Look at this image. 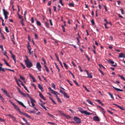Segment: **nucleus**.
Wrapping results in <instances>:
<instances>
[{
    "label": "nucleus",
    "instance_id": "nucleus-1",
    "mask_svg": "<svg viewBox=\"0 0 125 125\" xmlns=\"http://www.w3.org/2000/svg\"><path fill=\"white\" fill-rule=\"evenodd\" d=\"M25 57L26 58V60L25 61V62L26 64V67L28 68H30L33 66L32 63L29 59L27 56H25Z\"/></svg>",
    "mask_w": 125,
    "mask_h": 125
},
{
    "label": "nucleus",
    "instance_id": "nucleus-2",
    "mask_svg": "<svg viewBox=\"0 0 125 125\" xmlns=\"http://www.w3.org/2000/svg\"><path fill=\"white\" fill-rule=\"evenodd\" d=\"M79 111L82 114H84L86 115H89L91 113L87 112L86 111L83 110V109L81 108H79Z\"/></svg>",
    "mask_w": 125,
    "mask_h": 125
},
{
    "label": "nucleus",
    "instance_id": "nucleus-3",
    "mask_svg": "<svg viewBox=\"0 0 125 125\" xmlns=\"http://www.w3.org/2000/svg\"><path fill=\"white\" fill-rule=\"evenodd\" d=\"M9 101L11 103V104L12 105L14 106V108L16 109L20 113H21V111L19 109V107H18V106L13 103L12 101L10 100Z\"/></svg>",
    "mask_w": 125,
    "mask_h": 125
},
{
    "label": "nucleus",
    "instance_id": "nucleus-4",
    "mask_svg": "<svg viewBox=\"0 0 125 125\" xmlns=\"http://www.w3.org/2000/svg\"><path fill=\"white\" fill-rule=\"evenodd\" d=\"M73 119L78 124H80L81 122V121L80 119L77 117H74Z\"/></svg>",
    "mask_w": 125,
    "mask_h": 125
},
{
    "label": "nucleus",
    "instance_id": "nucleus-5",
    "mask_svg": "<svg viewBox=\"0 0 125 125\" xmlns=\"http://www.w3.org/2000/svg\"><path fill=\"white\" fill-rule=\"evenodd\" d=\"M36 67L39 71H41V66L39 62H37L36 65Z\"/></svg>",
    "mask_w": 125,
    "mask_h": 125
},
{
    "label": "nucleus",
    "instance_id": "nucleus-6",
    "mask_svg": "<svg viewBox=\"0 0 125 125\" xmlns=\"http://www.w3.org/2000/svg\"><path fill=\"white\" fill-rule=\"evenodd\" d=\"M1 90L7 96L10 98H11V97L7 93V91L3 89V88H1Z\"/></svg>",
    "mask_w": 125,
    "mask_h": 125
},
{
    "label": "nucleus",
    "instance_id": "nucleus-7",
    "mask_svg": "<svg viewBox=\"0 0 125 125\" xmlns=\"http://www.w3.org/2000/svg\"><path fill=\"white\" fill-rule=\"evenodd\" d=\"M17 89H18V91L19 92V93L21 94V95H23V96H24V97H26V94H25L24 93H23L20 90L19 88L18 87H17Z\"/></svg>",
    "mask_w": 125,
    "mask_h": 125
},
{
    "label": "nucleus",
    "instance_id": "nucleus-8",
    "mask_svg": "<svg viewBox=\"0 0 125 125\" xmlns=\"http://www.w3.org/2000/svg\"><path fill=\"white\" fill-rule=\"evenodd\" d=\"M16 100L17 101V102L18 103L20 104L22 106L24 107L25 108L26 107V106H25L20 101L17 100Z\"/></svg>",
    "mask_w": 125,
    "mask_h": 125
},
{
    "label": "nucleus",
    "instance_id": "nucleus-9",
    "mask_svg": "<svg viewBox=\"0 0 125 125\" xmlns=\"http://www.w3.org/2000/svg\"><path fill=\"white\" fill-rule=\"evenodd\" d=\"M38 86L39 88L41 90L42 92L43 91V89L42 85L39 83L38 84Z\"/></svg>",
    "mask_w": 125,
    "mask_h": 125
},
{
    "label": "nucleus",
    "instance_id": "nucleus-10",
    "mask_svg": "<svg viewBox=\"0 0 125 125\" xmlns=\"http://www.w3.org/2000/svg\"><path fill=\"white\" fill-rule=\"evenodd\" d=\"M3 11L4 15H7L9 14V13L4 9H3Z\"/></svg>",
    "mask_w": 125,
    "mask_h": 125
},
{
    "label": "nucleus",
    "instance_id": "nucleus-11",
    "mask_svg": "<svg viewBox=\"0 0 125 125\" xmlns=\"http://www.w3.org/2000/svg\"><path fill=\"white\" fill-rule=\"evenodd\" d=\"M27 47L28 49V50H29V51H31V48L30 45V43L28 42V45L27 46Z\"/></svg>",
    "mask_w": 125,
    "mask_h": 125
},
{
    "label": "nucleus",
    "instance_id": "nucleus-12",
    "mask_svg": "<svg viewBox=\"0 0 125 125\" xmlns=\"http://www.w3.org/2000/svg\"><path fill=\"white\" fill-rule=\"evenodd\" d=\"M20 113L21 114H22L25 115L26 117H28V118H31V116H30V115H29L28 114H26V113H22L21 112V113Z\"/></svg>",
    "mask_w": 125,
    "mask_h": 125
},
{
    "label": "nucleus",
    "instance_id": "nucleus-13",
    "mask_svg": "<svg viewBox=\"0 0 125 125\" xmlns=\"http://www.w3.org/2000/svg\"><path fill=\"white\" fill-rule=\"evenodd\" d=\"M39 95L41 98L42 99L44 100H46V99L45 98L44 96L40 92H39Z\"/></svg>",
    "mask_w": 125,
    "mask_h": 125
},
{
    "label": "nucleus",
    "instance_id": "nucleus-14",
    "mask_svg": "<svg viewBox=\"0 0 125 125\" xmlns=\"http://www.w3.org/2000/svg\"><path fill=\"white\" fill-rule=\"evenodd\" d=\"M93 119L96 121H99L100 120L99 118L97 116L94 117L93 118Z\"/></svg>",
    "mask_w": 125,
    "mask_h": 125
},
{
    "label": "nucleus",
    "instance_id": "nucleus-15",
    "mask_svg": "<svg viewBox=\"0 0 125 125\" xmlns=\"http://www.w3.org/2000/svg\"><path fill=\"white\" fill-rule=\"evenodd\" d=\"M119 57L120 58H125V55L123 53H121L119 54Z\"/></svg>",
    "mask_w": 125,
    "mask_h": 125
},
{
    "label": "nucleus",
    "instance_id": "nucleus-16",
    "mask_svg": "<svg viewBox=\"0 0 125 125\" xmlns=\"http://www.w3.org/2000/svg\"><path fill=\"white\" fill-rule=\"evenodd\" d=\"M113 88L115 90L117 91H120L121 92H123V90H122L121 89H118L116 87H115L114 86H112Z\"/></svg>",
    "mask_w": 125,
    "mask_h": 125
},
{
    "label": "nucleus",
    "instance_id": "nucleus-17",
    "mask_svg": "<svg viewBox=\"0 0 125 125\" xmlns=\"http://www.w3.org/2000/svg\"><path fill=\"white\" fill-rule=\"evenodd\" d=\"M3 60L4 62L6 64L7 66H8L10 67H11L10 65H9L8 64V63L7 62L6 60L5 59H3Z\"/></svg>",
    "mask_w": 125,
    "mask_h": 125
},
{
    "label": "nucleus",
    "instance_id": "nucleus-18",
    "mask_svg": "<svg viewBox=\"0 0 125 125\" xmlns=\"http://www.w3.org/2000/svg\"><path fill=\"white\" fill-rule=\"evenodd\" d=\"M86 101H87L89 104H91L93 106L94 105V104L92 103V102L89 100H87Z\"/></svg>",
    "mask_w": 125,
    "mask_h": 125
},
{
    "label": "nucleus",
    "instance_id": "nucleus-19",
    "mask_svg": "<svg viewBox=\"0 0 125 125\" xmlns=\"http://www.w3.org/2000/svg\"><path fill=\"white\" fill-rule=\"evenodd\" d=\"M11 56H12V59H13V60H14L15 62H16V58H15V55H13V54L12 55H11Z\"/></svg>",
    "mask_w": 125,
    "mask_h": 125
},
{
    "label": "nucleus",
    "instance_id": "nucleus-20",
    "mask_svg": "<svg viewBox=\"0 0 125 125\" xmlns=\"http://www.w3.org/2000/svg\"><path fill=\"white\" fill-rule=\"evenodd\" d=\"M39 104L40 105H41V106L43 107V109H44L45 110H47V109L46 107L44 105H43L42 104H40V103H39Z\"/></svg>",
    "mask_w": 125,
    "mask_h": 125
},
{
    "label": "nucleus",
    "instance_id": "nucleus-21",
    "mask_svg": "<svg viewBox=\"0 0 125 125\" xmlns=\"http://www.w3.org/2000/svg\"><path fill=\"white\" fill-rule=\"evenodd\" d=\"M58 112L60 114V115H62L64 116L65 115V114L64 113H63L60 110H58Z\"/></svg>",
    "mask_w": 125,
    "mask_h": 125
},
{
    "label": "nucleus",
    "instance_id": "nucleus-22",
    "mask_svg": "<svg viewBox=\"0 0 125 125\" xmlns=\"http://www.w3.org/2000/svg\"><path fill=\"white\" fill-rule=\"evenodd\" d=\"M87 77L88 78H92V76L91 75V74H89V73H87Z\"/></svg>",
    "mask_w": 125,
    "mask_h": 125
},
{
    "label": "nucleus",
    "instance_id": "nucleus-23",
    "mask_svg": "<svg viewBox=\"0 0 125 125\" xmlns=\"http://www.w3.org/2000/svg\"><path fill=\"white\" fill-rule=\"evenodd\" d=\"M113 104V105H115L117 106L119 108L123 110V109H122V107L121 106H119V105H118L117 104Z\"/></svg>",
    "mask_w": 125,
    "mask_h": 125
},
{
    "label": "nucleus",
    "instance_id": "nucleus-24",
    "mask_svg": "<svg viewBox=\"0 0 125 125\" xmlns=\"http://www.w3.org/2000/svg\"><path fill=\"white\" fill-rule=\"evenodd\" d=\"M44 24L48 28H49V24L47 22H44Z\"/></svg>",
    "mask_w": 125,
    "mask_h": 125
},
{
    "label": "nucleus",
    "instance_id": "nucleus-25",
    "mask_svg": "<svg viewBox=\"0 0 125 125\" xmlns=\"http://www.w3.org/2000/svg\"><path fill=\"white\" fill-rule=\"evenodd\" d=\"M44 66L45 67V69L47 71V72H49V71L48 69V68L47 66L46 65H44Z\"/></svg>",
    "mask_w": 125,
    "mask_h": 125
},
{
    "label": "nucleus",
    "instance_id": "nucleus-26",
    "mask_svg": "<svg viewBox=\"0 0 125 125\" xmlns=\"http://www.w3.org/2000/svg\"><path fill=\"white\" fill-rule=\"evenodd\" d=\"M68 4L71 7H74V6L73 3H70Z\"/></svg>",
    "mask_w": 125,
    "mask_h": 125
},
{
    "label": "nucleus",
    "instance_id": "nucleus-27",
    "mask_svg": "<svg viewBox=\"0 0 125 125\" xmlns=\"http://www.w3.org/2000/svg\"><path fill=\"white\" fill-rule=\"evenodd\" d=\"M64 116L66 117L67 119H69L71 118V117L69 115H66L65 114V115H64Z\"/></svg>",
    "mask_w": 125,
    "mask_h": 125
},
{
    "label": "nucleus",
    "instance_id": "nucleus-28",
    "mask_svg": "<svg viewBox=\"0 0 125 125\" xmlns=\"http://www.w3.org/2000/svg\"><path fill=\"white\" fill-rule=\"evenodd\" d=\"M118 76L120 77L121 79H123L124 81H125V79L124 78V77L122 75H118Z\"/></svg>",
    "mask_w": 125,
    "mask_h": 125
},
{
    "label": "nucleus",
    "instance_id": "nucleus-29",
    "mask_svg": "<svg viewBox=\"0 0 125 125\" xmlns=\"http://www.w3.org/2000/svg\"><path fill=\"white\" fill-rule=\"evenodd\" d=\"M64 95V97H66V98L68 99L69 98V96L66 93H65Z\"/></svg>",
    "mask_w": 125,
    "mask_h": 125
},
{
    "label": "nucleus",
    "instance_id": "nucleus-30",
    "mask_svg": "<svg viewBox=\"0 0 125 125\" xmlns=\"http://www.w3.org/2000/svg\"><path fill=\"white\" fill-rule=\"evenodd\" d=\"M83 87L84 88H85V90L88 92H90V91L89 90H88L87 88L86 87V86H85L84 85H83Z\"/></svg>",
    "mask_w": 125,
    "mask_h": 125
},
{
    "label": "nucleus",
    "instance_id": "nucleus-31",
    "mask_svg": "<svg viewBox=\"0 0 125 125\" xmlns=\"http://www.w3.org/2000/svg\"><path fill=\"white\" fill-rule=\"evenodd\" d=\"M51 92L52 94L55 95L57 93V92H56V91H53V90H52Z\"/></svg>",
    "mask_w": 125,
    "mask_h": 125
},
{
    "label": "nucleus",
    "instance_id": "nucleus-32",
    "mask_svg": "<svg viewBox=\"0 0 125 125\" xmlns=\"http://www.w3.org/2000/svg\"><path fill=\"white\" fill-rule=\"evenodd\" d=\"M5 28L6 32H9V31L8 30V27L7 26H5Z\"/></svg>",
    "mask_w": 125,
    "mask_h": 125
},
{
    "label": "nucleus",
    "instance_id": "nucleus-33",
    "mask_svg": "<svg viewBox=\"0 0 125 125\" xmlns=\"http://www.w3.org/2000/svg\"><path fill=\"white\" fill-rule=\"evenodd\" d=\"M2 71L3 72H4L5 70L4 68H2L0 66V71Z\"/></svg>",
    "mask_w": 125,
    "mask_h": 125
},
{
    "label": "nucleus",
    "instance_id": "nucleus-34",
    "mask_svg": "<svg viewBox=\"0 0 125 125\" xmlns=\"http://www.w3.org/2000/svg\"><path fill=\"white\" fill-rule=\"evenodd\" d=\"M73 82L76 84L78 86H80L79 84L76 82L75 80H74L73 81Z\"/></svg>",
    "mask_w": 125,
    "mask_h": 125
},
{
    "label": "nucleus",
    "instance_id": "nucleus-35",
    "mask_svg": "<svg viewBox=\"0 0 125 125\" xmlns=\"http://www.w3.org/2000/svg\"><path fill=\"white\" fill-rule=\"evenodd\" d=\"M37 25L38 26H41V23L40 21H37Z\"/></svg>",
    "mask_w": 125,
    "mask_h": 125
},
{
    "label": "nucleus",
    "instance_id": "nucleus-36",
    "mask_svg": "<svg viewBox=\"0 0 125 125\" xmlns=\"http://www.w3.org/2000/svg\"><path fill=\"white\" fill-rule=\"evenodd\" d=\"M61 27L62 29V31H63V32H65V28L63 25H61Z\"/></svg>",
    "mask_w": 125,
    "mask_h": 125
},
{
    "label": "nucleus",
    "instance_id": "nucleus-37",
    "mask_svg": "<svg viewBox=\"0 0 125 125\" xmlns=\"http://www.w3.org/2000/svg\"><path fill=\"white\" fill-rule=\"evenodd\" d=\"M55 65L56 66V68H57V69L58 70V71H59V72L60 71V69L59 68L58 66V65H57L56 64V63H55Z\"/></svg>",
    "mask_w": 125,
    "mask_h": 125
},
{
    "label": "nucleus",
    "instance_id": "nucleus-38",
    "mask_svg": "<svg viewBox=\"0 0 125 125\" xmlns=\"http://www.w3.org/2000/svg\"><path fill=\"white\" fill-rule=\"evenodd\" d=\"M63 64L66 69L68 68V66L67 65L65 62H63Z\"/></svg>",
    "mask_w": 125,
    "mask_h": 125
},
{
    "label": "nucleus",
    "instance_id": "nucleus-39",
    "mask_svg": "<svg viewBox=\"0 0 125 125\" xmlns=\"http://www.w3.org/2000/svg\"><path fill=\"white\" fill-rule=\"evenodd\" d=\"M108 94L110 96L111 98L113 99H114V97L113 96L112 94L110 93H108Z\"/></svg>",
    "mask_w": 125,
    "mask_h": 125
},
{
    "label": "nucleus",
    "instance_id": "nucleus-40",
    "mask_svg": "<svg viewBox=\"0 0 125 125\" xmlns=\"http://www.w3.org/2000/svg\"><path fill=\"white\" fill-rule=\"evenodd\" d=\"M5 69L6 70H9L13 72L14 73V70H11V69H8V68H5Z\"/></svg>",
    "mask_w": 125,
    "mask_h": 125
},
{
    "label": "nucleus",
    "instance_id": "nucleus-41",
    "mask_svg": "<svg viewBox=\"0 0 125 125\" xmlns=\"http://www.w3.org/2000/svg\"><path fill=\"white\" fill-rule=\"evenodd\" d=\"M20 78L21 79L23 80V81H24L25 80V78L22 76H21V75H20Z\"/></svg>",
    "mask_w": 125,
    "mask_h": 125
},
{
    "label": "nucleus",
    "instance_id": "nucleus-42",
    "mask_svg": "<svg viewBox=\"0 0 125 125\" xmlns=\"http://www.w3.org/2000/svg\"><path fill=\"white\" fill-rule=\"evenodd\" d=\"M108 61L110 63L112 64H113L114 63V61H113L111 60H108Z\"/></svg>",
    "mask_w": 125,
    "mask_h": 125
},
{
    "label": "nucleus",
    "instance_id": "nucleus-43",
    "mask_svg": "<svg viewBox=\"0 0 125 125\" xmlns=\"http://www.w3.org/2000/svg\"><path fill=\"white\" fill-rule=\"evenodd\" d=\"M96 102L100 104H102V102L99 100H96Z\"/></svg>",
    "mask_w": 125,
    "mask_h": 125
},
{
    "label": "nucleus",
    "instance_id": "nucleus-44",
    "mask_svg": "<svg viewBox=\"0 0 125 125\" xmlns=\"http://www.w3.org/2000/svg\"><path fill=\"white\" fill-rule=\"evenodd\" d=\"M47 114H48V115L49 116H50L51 117H52V118H54L55 117L54 116H53V115L51 114H50L49 113H47Z\"/></svg>",
    "mask_w": 125,
    "mask_h": 125
},
{
    "label": "nucleus",
    "instance_id": "nucleus-45",
    "mask_svg": "<svg viewBox=\"0 0 125 125\" xmlns=\"http://www.w3.org/2000/svg\"><path fill=\"white\" fill-rule=\"evenodd\" d=\"M42 61L43 62H44V65H46V63L45 62V61L44 59L43 58H42Z\"/></svg>",
    "mask_w": 125,
    "mask_h": 125
},
{
    "label": "nucleus",
    "instance_id": "nucleus-46",
    "mask_svg": "<svg viewBox=\"0 0 125 125\" xmlns=\"http://www.w3.org/2000/svg\"><path fill=\"white\" fill-rule=\"evenodd\" d=\"M11 118L13 120L16 122H17V121L14 117L13 116Z\"/></svg>",
    "mask_w": 125,
    "mask_h": 125
},
{
    "label": "nucleus",
    "instance_id": "nucleus-47",
    "mask_svg": "<svg viewBox=\"0 0 125 125\" xmlns=\"http://www.w3.org/2000/svg\"><path fill=\"white\" fill-rule=\"evenodd\" d=\"M14 37L13 36V38H11V40L13 42V44L14 45L15 44V42H14Z\"/></svg>",
    "mask_w": 125,
    "mask_h": 125
},
{
    "label": "nucleus",
    "instance_id": "nucleus-48",
    "mask_svg": "<svg viewBox=\"0 0 125 125\" xmlns=\"http://www.w3.org/2000/svg\"><path fill=\"white\" fill-rule=\"evenodd\" d=\"M21 64L23 69H24L25 68V67H26L22 63H21Z\"/></svg>",
    "mask_w": 125,
    "mask_h": 125
},
{
    "label": "nucleus",
    "instance_id": "nucleus-49",
    "mask_svg": "<svg viewBox=\"0 0 125 125\" xmlns=\"http://www.w3.org/2000/svg\"><path fill=\"white\" fill-rule=\"evenodd\" d=\"M98 70L102 74V75H104V73H103L101 69H98Z\"/></svg>",
    "mask_w": 125,
    "mask_h": 125
},
{
    "label": "nucleus",
    "instance_id": "nucleus-50",
    "mask_svg": "<svg viewBox=\"0 0 125 125\" xmlns=\"http://www.w3.org/2000/svg\"><path fill=\"white\" fill-rule=\"evenodd\" d=\"M31 100V103H34L35 102V101L32 98L30 99Z\"/></svg>",
    "mask_w": 125,
    "mask_h": 125
},
{
    "label": "nucleus",
    "instance_id": "nucleus-51",
    "mask_svg": "<svg viewBox=\"0 0 125 125\" xmlns=\"http://www.w3.org/2000/svg\"><path fill=\"white\" fill-rule=\"evenodd\" d=\"M48 123L49 124H51L52 125H56V124H55V123L52 122H48Z\"/></svg>",
    "mask_w": 125,
    "mask_h": 125
},
{
    "label": "nucleus",
    "instance_id": "nucleus-52",
    "mask_svg": "<svg viewBox=\"0 0 125 125\" xmlns=\"http://www.w3.org/2000/svg\"><path fill=\"white\" fill-rule=\"evenodd\" d=\"M60 91L62 94L63 95H64V94L66 93V92H65L62 91L61 90H60Z\"/></svg>",
    "mask_w": 125,
    "mask_h": 125
},
{
    "label": "nucleus",
    "instance_id": "nucleus-53",
    "mask_svg": "<svg viewBox=\"0 0 125 125\" xmlns=\"http://www.w3.org/2000/svg\"><path fill=\"white\" fill-rule=\"evenodd\" d=\"M29 53L30 55H31L33 54V51L31 52V51H29Z\"/></svg>",
    "mask_w": 125,
    "mask_h": 125
},
{
    "label": "nucleus",
    "instance_id": "nucleus-54",
    "mask_svg": "<svg viewBox=\"0 0 125 125\" xmlns=\"http://www.w3.org/2000/svg\"><path fill=\"white\" fill-rule=\"evenodd\" d=\"M52 87L54 89H55V85L54 83H52Z\"/></svg>",
    "mask_w": 125,
    "mask_h": 125
},
{
    "label": "nucleus",
    "instance_id": "nucleus-55",
    "mask_svg": "<svg viewBox=\"0 0 125 125\" xmlns=\"http://www.w3.org/2000/svg\"><path fill=\"white\" fill-rule=\"evenodd\" d=\"M103 6L104 7V8L105 11H108L107 9V6L105 5H104Z\"/></svg>",
    "mask_w": 125,
    "mask_h": 125
},
{
    "label": "nucleus",
    "instance_id": "nucleus-56",
    "mask_svg": "<svg viewBox=\"0 0 125 125\" xmlns=\"http://www.w3.org/2000/svg\"><path fill=\"white\" fill-rule=\"evenodd\" d=\"M78 67H79V70H80V72H82L83 71V70L81 69V66H79Z\"/></svg>",
    "mask_w": 125,
    "mask_h": 125
},
{
    "label": "nucleus",
    "instance_id": "nucleus-57",
    "mask_svg": "<svg viewBox=\"0 0 125 125\" xmlns=\"http://www.w3.org/2000/svg\"><path fill=\"white\" fill-rule=\"evenodd\" d=\"M59 2L61 4L62 6L63 5V4L62 3V0H59Z\"/></svg>",
    "mask_w": 125,
    "mask_h": 125
},
{
    "label": "nucleus",
    "instance_id": "nucleus-58",
    "mask_svg": "<svg viewBox=\"0 0 125 125\" xmlns=\"http://www.w3.org/2000/svg\"><path fill=\"white\" fill-rule=\"evenodd\" d=\"M31 21L32 23H34V21L33 17H32L31 18Z\"/></svg>",
    "mask_w": 125,
    "mask_h": 125
},
{
    "label": "nucleus",
    "instance_id": "nucleus-59",
    "mask_svg": "<svg viewBox=\"0 0 125 125\" xmlns=\"http://www.w3.org/2000/svg\"><path fill=\"white\" fill-rule=\"evenodd\" d=\"M49 21L50 22V25H53V24L52 23V21L51 20V19H49Z\"/></svg>",
    "mask_w": 125,
    "mask_h": 125
},
{
    "label": "nucleus",
    "instance_id": "nucleus-60",
    "mask_svg": "<svg viewBox=\"0 0 125 125\" xmlns=\"http://www.w3.org/2000/svg\"><path fill=\"white\" fill-rule=\"evenodd\" d=\"M121 10V14H124L123 10L122 9H120Z\"/></svg>",
    "mask_w": 125,
    "mask_h": 125
},
{
    "label": "nucleus",
    "instance_id": "nucleus-61",
    "mask_svg": "<svg viewBox=\"0 0 125 125\" xmlns=\"http://www.w3.org/2000/svg\"><path fill=\"white\" fill-rule=\"evenodd\" d=\"M101 109L103 112V113H105V112L104 109L102 108V107H101Z\"/></svg>",
    "mask_w": 125,
    "mask_h": 125
},
{
    "label": "nucleus",
    "instance_id": "nucleus-62",
    "mask_svg": "<svg viewBox=\"0 0 125 125\" xmlns=\"http://www.w3.org/2000/svg\"><path fill=\"white\" fill-rule=\"evenodd\" d=\"M91 22L93 25L94 24V22L93 19L91 20Z\"/></svg>",
    "mask_w": 125,
    "mask_h": 125
},
{
    "label": "nucleus",
    "instance_id": "nucleus-63",
    "mask_svg": "<svg viewBox=\"0 0 125 125\" xmlns=\"http://www.w3.org/2000/svg\"><path fill=\"white\" fill-rule=\"evenodd\" d=\"M26 94V95L27 96L29 97L30 99H31L32 98L31 97L30 95L28 94Z\"/></svg>",
    "mask_w": 125,
    "mask_h": 125
},
{
    "label": "nucleus",
    "instance_id": "nucleus-64",
    "mask_svg": "<svg viewBox=\"0 0 125 125\" xmlns=\"http://www.w3.org/2000/svg\"><path fill=\"white\" fill-rule=\"evenodd\" d=\"M71 63L73 65L74 67H75L76 66V65L74 62L73 61Z\"/></svg>",
    "mask_w": 125,
    "mask_h": 125
}]
</instances>
